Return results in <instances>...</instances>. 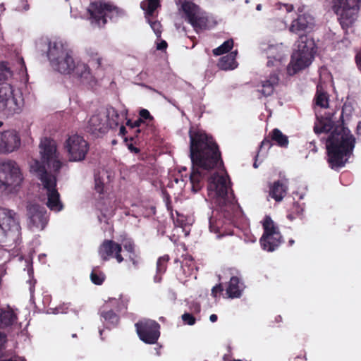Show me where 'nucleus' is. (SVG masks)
I'll return each mask as SVG.
<instances>
[{
    "mask_svg": "<svg viewBox=\"0 0 361 361\" xmlns=\"http://www.w3.org/2000/svg\"><path fill=\"white\" fill-rule=\"evenodd\" d=\"M91 280L92 281L97 285H100L104 280L105 276L102 273H97L94 271H92L91 274Z\"/></svg>",
    "mask_w": 361,
    "mask_h": 361,
    "instance_id": "obj_41",
    "label": "nucleus"
},
{
    "mask_svg": "<svg viewBox=\"0 0 361 361\" xmlns=\"http://www.w3.org/2000/svg\"><path fill=\"white\" fill-rule=\"evenodd\" d=\"M223 290L222 286L221 284L216 285L214 287H213L212 290V295L216 298L217 295L221 293Z\"/></svg>",
    "mask_w": 361,
    "mask_h": 361,
    "instance_id": "obj_46",
    "label": "nucleus"
},
{
    "mask_svg": "<svg viewBox=\"0 0 361 361\" xmlns=\"http://www.w3.org/2000/svg\"><path fill=\"white\" fill-rule=\"evenodd\" d=\"M114 203L115 202H114L113 204L110 205L109 208L105 205H103L102 203H99L98 207L105 216H111L113 215L115 209ZM104 204H105V202H104Z\"/></svg>",
    "mask_w": 361,
    "mask_h": 361,
    "instance_id": "obj_38",
    "label": "nucleus"
},
{
    "mask_svg": "<svg viewBox=\"0 0 361 361\" xmlns=\"http://www.w3.org/2000/svg\"><path fill=\"white\" fill-rule=\"evenodd\" d=\"M116 116H108L107 123L108 129L114 128L117 127L120 123L122 122L123 119L126 116V112L123 113L121 115H119L118 111L116 110Z\"/></svg>",
    "mask_w": 361,
    "mask_h": 361,
    "instance_id": "obj_36",
    "label": "nucleus"
},
{
    "mask_svg": "<svg viewBox=\"0 0 361 361\" xmlns=\"http://www.w3.org/2000/svg\"><path fill=\"white\" fill-rule=\"evenodd\" d=\"M47 56L55 71L69 75L83 83H90L92 80L93 76L89 66L73 58V52L65 41L61 39L49 40Z\"/></svg>",
    "mask_w": 361,
    "mask_h": 361,
    "instance_id": "obj_3",
    "label": "nucleus"
},
{
    "mask_svg": "<svg viewBox=\"0 0 361 361\" xmlns=\"http://www.w3.org/2000/svg\"><path fill=\"white\" fill-rule=\"evenodd\" d=\"M143 122V120L142 118H139L137 121L133 122V126H132V128H137L140 126V124Z\"/></svg>",
    "mask_w": 361,
    "mask_h": 361,
    "instance_id": "obj_49",
    "label": "nucleus"
},
{
    "mask_svg": "<svg viewBox=\"0 0 361 361\" xmlns=\"http://www.w3.org/2000/svg\"><path fill=\"white\" fill-rule=\"evenodd\" d=\"M6 342V336L0 334V348H1Z\"/></svg>",
    "mask_w": 361,
    "mask_h": 361,
    "instance_id": "obj_50",
    "label": "nucleus"
},
{
    "mask_svg": "<svg viewBox=\"0 0 361 361\" xmlns=\"http://www.w3.org/2000/svg\"><path fill=\"white\" fill-rule=\"evenodd\" d=\"M189 137L192 162L190 180L192 191L197 192L203 187L205 177L212 170L221 167L222 161L216 143L204 130L191 128Z\"/></svg>",
    "mask_w": 361,
    "mask_h": 361,
    "instance_id": "obj_1",
    "label": "nucleus"
},
{
    "mask_svg": "<svg viewBox=\"0 0 361 361\" xmlns=\"http://www.w3.org/2000/svg\"><path fill=\"white\" fill-rule=\"evenodd\" d=\"M64 148L67 152L68 160L78 162L85 159L89 151V144L82 136L73 134L66 140Z\"/></svg>",
    "mask_w": 361,
    "mask_h": 361,
    "instance_id": "obj_13",
    "label": "nucleus"
},
{
    "mask_svg": "<svg viewBox=\"0 0 361 361\" xmlns=\"http://www.w3.org/2000/svg\"><path fill=\"white\" fill-rule=\"evenodd\" d=\"M256 9L257 11H261L262 10V5L261 4H258L256 7Z\"/></svg>",
    "mask_w": 361,
    "mask_h": 361,
    "instance_id": "obj_57",
    "label": "nucleus"
},
{
    "mask_svg": "<svg viewBox=\"0 0 361 361\" xmlns=\"http://www.w3.org/2000/svg\"><path fill=\"white\" fill-rule=\"evenodd\" d=\"M279 82V78L276 72L263 77L257 85V91L264 97L271 95Z\"/></svg>",
    "mask_w": 361,
    "mask_h": 361,
    "instance_id": "obj_22",
    "label": "nucleus"
},
{
    "mask_svg": "<svg viewBox=\"0 0 361 361\" xmlns=\"http://www.w3.org/2000/svg\"><path fill=\"white\" fill-rule=\"evenodd\" d=\"M361 0H332V9L338 15L343 29L350 27L356 20Z\"/></svg>",
    "mask_w": 361,
    "mask_h": 361,
    "instance_id": "obj_11",
    "label": "nucleus"
},
{
    "mask_svg": "<svg viewBox=\"0 0 361 361\" xmlns=\"http://www.w3.org/2000/svg\"><path fill=\"white\" fill-rule=\"evenodd\" d=\"M288 183L286 181H276L269 188V196L276 202L283 200L287 193Z\"/></svg>",
    "mask_w": 361,
    "mask_h": 361,
    "instance_id": "obj_24",
    "label": "nucleus"
},
{
    "mask_svg": "<svg viewBox=\"0 0 361 361\" xmlns=\"http://www.w3.org/2000/svg\"><path fill=\"white\" fill-rule=\"evenodd\" d=\"M108 116H116V109L111 107L106 111L93 114L87 121L85 127L86 131L94 135L107 132L109 125L107 123Z\"/></svg>",
    "mask_w": 361,
    "mask_h": 361,
    "instance_id": "obj_18",
    "label": "nucleus"
},
{
    "mask_svg": "<svg viewBox=\"0 0 361 361\" xmlns=\"http://www.w3.org/2000/svg\"><path fill=\"white\" fill-rule=\"evenodd\" d=\"M24 177L18 163L13 160L0 162V195L17 192Z\"/></svg>",
    "mask_w": 361,
    "mask_h": 361,
    "instance_id": "obj_9",
    "label": "nucleus"
},
{
    "mask_svg": "<svg viewBox=\"0 0 361 361\" xmlns=\"http://www.w3.org/2000/svg\"><path fill=\"white\" fill-rule=\"evenodd\" d=\"M141 8L145 11V17L157 37H161V25L159 22L152 20L150 16H152L154 11L159 6V0H145L141 4Z\"/></svg>",
    "mask_w": 361,
    "mask_h": 361,
    "instance_id": "obj_21",
    "label": "nucleus"
},
{
    "mask_svg": "<svg viewBox=\"0 0 361 361\" xmlns=\"http://www.w3.org/2000/svg\"><path fill=\"white\" fill-rule=\"evenodd\" d=\"M26 209L28 228L32 231H42L49 221L46 209L38 204L32 202H29Z\"/></svg>",
    "mask_w": 361,
    "mask_h": 361,
    "instance_id": "obj_16",
    "label": "nucleus"
},
{
    "mask_svg": "<svg viewBox=\"0 0 361 361\" xmlns=\"http://www.w3.org/2000/svg\"><path fill=\"white\" fill-rule=\"evenodd\" d=\"M99 334L102 336V330L99 331Z\"/></svg>",
    "mask_w": 361,
    "mask_h": 361,
    "instance_id": "obj_64",
    "label": "nucleus"
},
{
    "mask_svg": "<svg viewBox=\"0 0 361 361\" xmlns=\"http://www.w3.org/2000/svg\"><path fill=\"white\" fill-rule=\"evenodd\" d=\"M89 20L94 27H102L107 22V18L111 19L123 13V11L113 5L105 2H92L87 8Z\"/></svg>",
    "mask_w": 361,
    "mask_h": 361,
    "instance_id": "obj_10",
    "label": "nucleus"
},
{
    "mask_svg": "<svg viewBox=\"0 0 361 361\" xmlns=\"http://www.w3.org/2000/svg\"><path fill=\"white\" fill-rule=\"evenodd\" d=\"M1 154H8L17 151L21 145L20 133L14 129L0 130Z\"/></svg>",
    "mask_w": 361,
    "mask_h": 361,
    "instance_id": "obj_19",
    "label": "nucleus"
},
{
    "mask_svg": "<svg viewBox=\"0 0 361 361\" xmlns=\"http://www.w3.org/2000/svg\"><path fill=\"white\" fill-rule=\"evenodd\" d=\"M289 243H290V245H292V244L294 243V241H293V240H290L289 241Z\"/></svg>",
    "mask_w": 361,
    "mask_h": 361,
    "instance_id": "obj_62",
    "label": "nucleus"
},
{
    "mask_svg": "<svg viewBox=\"0 0 361 361\" xmlns=\"http://www.w3.org/2000/svg\"><path fill=\"white\" fill-rule=\"evenodd\" d=\"M233 47V41L232 39L224 42L221 45L213 49V54L215 56H219L228 52Z\"/></svg>",
    "mask_w": 361,
    "mask_h": 361,
    "instance_id": "obj_34",
    "label": "nucleus"
},
{
    "mask_svg": "<svg viewBox=\"0 0 361 361\" xmlns=\"http://www.w3.org/2000/svg\"><path fill=\"white\" fill-rule=\"evenodd\" d=\"M17 321V315L10 307L0 309V327L13 325Z\"/></svg>",
    "mask_w": 361,
    "mask_h": 361,
    "instance_id": "obj_28",
    "label": "nucleus"
},
{
    "mask_svg": "<svg viewBox=\"0 0 361 361\" xmlns=\"http://www.w3.org/2000/svg\"><path fill=\"white\" fill-rule=\"evenodd\" d=\"M209 320L212 322H216L217 320V316L214 314H211L210 317H209Z\"/></svg>",
    "mask_w": 361,
    "mask_h": 361,
    "instance_id": "obj_52",
    "label": "nucleus"
},
{
    "mask_svg": "<svg viewBox=\"0 0 361 361\" xmlns=\"http://www.w3.org/2000/svg\"><path fill=\"white\" fill-rule=\"evenodd\" d=\"M243 290V284L240 282V280L236 276L231 278L226 289V293L231 298H240L242 295Z\"/></svg>",
    "mask_w": 361,
    "mask_h": 361,
    "instance_id": "obj_25",
    "label": "nucleus"
},
{
    "mask_svg": "<svg viewBox=\"0 0 361 361\" xmlns=\"http://www.w3.org/2000/svg\"><path fill=\"white\" fill-rule=\"evenodd\" d=\"M126 133V127L123 126H121L119 128V133L118 135L121 136H124Z\"/></svg>",
    "mask_w": 361,
    "mask_h": 361,
    "instance_id": "obj_48",
    "label": "nucleus"
},
{
    "mask_svg": "<svg viewBox=\"0 0 361 361\" xmlns=\"http://www.w3.org/2000/svg\"><path fill=\"white\" fill-rule=\"evenodd\" d=\"M334 121L330 117L324 118L319 116L317 113V121L315 122L314 130L317 134L329 131L333 127Z\"/></svg>",
    "mask_w": 361,
    "mask_h": 361,
    "instance_id": "obj_27",
    "label": "nucleus"
},
{
    "mask_svg": "<svg viewBox=\"0 0 361 361\" xmlns=\"http://www.w3.org/2000/svg\"><path fill=\"white\" fill-rule=\"evenodd\" d=\"M126 126L129 127L130 129H133L134 128H132V126H133V122H132L130 120H128L126 122Z\"/></svg>",
    "mask_w": 361,
    "mask_h": 361,
    "instance_id": "obj_55",
    "label": "nucleus"
},
{
    "mask_svg": "<svg viewBox=\"0 0 361 361\" xmlns=\"http://www.w3.org/2000/svg\"><path fill=\"white\" fill-rule=\"evenodd\" d=\"M223 226V221L219 219H217L216 216H213L209 219V229L214 233H221V229Z\"/></svg>",
    "mask_w": 361,
    "mask_h": 361,
    "instance_id": "obj_37",
    "label": "nucleus"
},
{
    "mask_svg": "<svg viewBox=\"0 0 361 361\" xmlns=\"http://www.w3.org/2000/svg\"><path fill=\"white\" fill-rule=\"evenodd\" d=\"M169 257L168 255H164L158 259L157 264V275L154 276V281L158 283L161 281L160 275L162 274L166 270V264L169 261Z\"/></svg>",
    "mask_w": 361,
    "mask_h": 361,
    "instance_id": "obj_31",
    "label": "nucleus"
},
{
    "mask_svg": "<svg viewBox=\"0 0 361 361\" xmlns=\"http://www.w3.org/2000/svg\"><path fill=\"white\" fill-rule=\"evenodd\" d=\"M20 63H21V65H22V66H23V65H24L23 59H20Z\"/></svg>",
    "mask_w": 361,
    "mask_h": 361,
    "instance_id": "obj_59",
    "label": "nucleus"
},
{
    "mask_svg": "<svg viewBox=\"0 0 361 361\" xmlns=\"http://www.w3.org/2000/svg\"><path fill=\"white\" fill-rule=\"evenodd\" d=\"M122 246L126 252V257L132 262L133 267L137 269L141 263V257L135 250L133 241L130 238L123 240L121 243L111 240H104L99 247V255L104 261L114 258L118 263H121L124 261V257L121 255Z\"/></svg>",
    "mask_w": 361,
    "mask_h": 361,
    "instance_id": "obj_7",
    "label": "nucleus"
},
{
    "mask_svg": "<svg viewBox=\"0 0 361 361\" xmlns=\"http://www.w3.org/2000/svg\"><path fill=\"white\" fill-rule=\"evenodd\" d=\"M283 7L288 12H290L293 10V6L291 5L284 4Z\"/></svg>",
    "mask_w": 361,
    "mask_h": 361,
    "instance_id": "obj_53",
    "label": "nucleus"
},
{
    "mask_svg": "<svg viewBox=\"0 0 361 361\" xmlns=\"http://www.w3.org/2000/svg\"><path fill=\"white\" fill-rule=\"evenodd\" d=\"M288 219H290V220H292V219H293V216H292V215H291V214H289V215L288 216Z\"/></svg>",
    "mask_w": 361,
    "mask_h": 361,
    "instance_id": "obj_60",
    "label": "nucleus"
},
{
    "mask_svg": "<svg viewBox=\"0 0 361 361\" xmlns=\"http://www.w3.org/2000/svg\"><path fill=\"white\" fill-rule=\"evenodd\" d=\"M182 320L184 324L188 325H193L195 324V318L190 313H185L182 315Z\"/></svg>",
    "mask_w": 361,
    "mask_h": 361,
    "instance_id": "obj_43",
    "label": "nucleus"
},
{
    "mask_svg": "<svg viewBox=\"0 0 361 361\" xmlns=\"http://www.w3.org/2000/svg\"><path fill=\"white\" fill-rule=\"evenodd\" d=\"M177 4L180 5V11L183 13L185 19L197 32L206 27L207 18L198 6L188 0L181 3L177 2Z\"/></svg>",
    "mask_w": 361,
    "mask_h": 361,
    "instance_id": "obj_15",
    "label": "nucleus"
},
{
    "mask_svg": "<svg viewBox=\"0 0 361 361\" xmlns=\"http://www.w3.org/2000/svg\"><path fill=\"white\" fill-rule=\"evenodd\" d=\"M68 307V305L63 304V305H60L54 309H49L48 312L52 314H63L67 312Z\"/></svg>",
    "mask_w": 361,
    "mask_h": 361,
    "instance_id": "obj_42",
    "label": "nucleus"
},
{
    "mask_svg": "<svg viewBox=\"0 0 361 361\" xmlns=\"http://www.w3.org/2000/svg\"><path fill=\"white\" fill-rule=\"evenodd\" d=\"M20 227L13 211L0 208V242L12 240L16 242L20 235Z\"/></svg>",
    "mask_w": 361,
    "mask_h": 361,
    "instance_id": "obj_12",
    "label": "nucleus"
},
{
    "mask_svg": "<svg viewBox=\"0 0 361 361\" xmlns=\"http://www.w3.org/2000/svg\"><path fill=\"white\" fill-rule=\"evenodd\" d=\"M271 147V143H270V141L269 140H264L262 143H261V145H260V149H259V152L258 153V154L256 156V159H255V161L253 164L254 167L255 168H257L258 167V164H257V161L258 159H259V153L261 152H262L264 149L265 151H267V149H269Z\"/></svg>",
    "mask_w": 361,
    "mask_h": 361,
    "instance_id": "obj_40",
    "label": "nucleus"
},
{
    "mask_svg": "<svg viewBox=\"0 0 361 361\" xmlns=\"http://www.w3.org/2000/svg\"><path fill=\"white\" fill-rule=\"evenodd\" d=\"M167 47V43L164 40H161L160 42L157 44V49L158 50H164Z\"/></svg>",
    "mask_w": 361,
    "mask_h": 361,
    "instance_id": "obj_47",
    "label": "nucleus"
},
{
    "mask_svg": "<svg viewBox=\"0 0 361 361\" xmlns=\"http://www.w3.org/2000/svg\"><path fill=\"white\" fill-rule=\"evenodd\" d=\"M140 118L143 119H152V117L151 116L149 112L147 109H142L140 111Z\"/></svg>",
    "mask_w": 361,
    "mask_h": 361,
    "instance_id": "obj_45",
    "label": "nucleus"
},
{
    "mask_svg": "<svg viewBox=\"0 0 361 361\" xmlns=\"http://www.w3.org/2000/svg\"><path fill=\"white\" fill-rule=\"evenodd\" d=\"M101 316L104 318L106 322L108 327L114 326L118 322V317L111 310L102 311Z\"/></svg>",
    "mask_w": 361,
    "mask_h": 361,
    "instance_id": "obj_32",
    "label": "nucleus"
},
{
    "mask_svg": "<svg viewBox=\"0 0 361 361\" xmlns=\"http://www.w3.org/2000/svg\"><path fill=\"white\" fill-rule=\"evenodd\" d=\"M357 134L361 136V122H360L357 125Z\"/></svg>",
    "mask_w": 361,
    "mask_h": 361,
    "instance_id": "obj_54",
    "label": "nucleus"
},
{
    "mask_svg": "<svg viewBox=\"0 0 361 361\" xmlns=\"http://www.w3.org/2000/svg\"><path fill=\"white\" fill-rule=\"evenodd\" d=\"M46 257V255H45L44 254H43V255H40L39 256V259L41 260V259H42V258H44V257Z\"/></svg>",
    "mask_w": 361,
    "mask_h": 361,
    "instance_id": "obj_58",
    "label": "nucleus"
},
{
    "mask_svg": "<svg viewBox=\"0 0 361 361\" xmlns=\"http://www.w3.org/2000/svg\"><path fill=\"white\" fill-rule=\"evenodd\" d=\"M313 19L310 15L302 14L294 20L290 27V31L300 36H305L302 33L312 28Z\"/></svg>",
    "mask_w": 361,
    "mask_h": 361,
    "instance_id": "obj_23",
    "label": "nucleus"
},
{
    "mask_svg": "<svg viewBox=\"0 0 361 361\" xmlns=\"http://www.w3.org/2000/svg\"><path fill=\"white\" fill-rule=\"evenodd\" d=\"M264 233L260 238L263 250L273 252L282 242V235L278 227L269 216H266L262 222Z\"/></svg>",
    "mask_w": 361,
    "mask_h": 361,
    "instance_id": "obj_14",
    "label": "nucleus"
},
{
    "mask_svg": "<svg viewBox=\"0 0 361 361\" xmlns=\"http://www.w3.org/2000/svg\"><path fill=\"white\" fill-rule=\"evenodd\" d=\"M72 336H73V338H75V337H76V334H73V335H72Z\"/></svg>",
    "mask_w": 361,
    "mask_h": 361,
    "instance_id": "obj_63",
    "label": "nucleus"
},
{
    "mask_svg": "<svg viewBox=\"0 0 361 361\" xmlns=\"http://www.w3.org/2000/svg\"><path fill=\"white\" fill-rule=\"evenodd\" d=\"M128 300L127 298L121 295L118 299L110 298L109 303L111 306L114 307L118 311L126 308Z\"/></svg>",
    "mask_w": 361,
    "mask_h": 361,
    "instance_id": "obj_35",
    "label": "nucleus"
},
{
    "mask_svg": "<svg viewBox=\"0 0 361 361\" xmlns=\"http://www.w3.org/2000/svg\"><path fill=\"white\" fill-rule=\"evenodd\" d=\"M136 331L141 341L147 344L155 343L160 336V326L154 320L144 319L135 324Z\"/></svg>",
    "mask_w": 361,
    "mask_h": 361,
    "instance_id": "obj_17",
    "label": "nucleus"
},
{
    "mask_svg": "<svg viewBox=\"0 0 361 361\" xmlns=\"http://www.w3.org/2000/svg\"><path fill=\"white\" fill-rule=\"evenodd\" d=\"M1 361H25V360L23 357H16V358H11V359H5L2 360Z\"/></svg>",
    "mask_w": 361,
    "mask_h": 361,
    "instance_id": "obj_51",
    "label": "nucleus"
},
{
    "mask_svg": "<svg viewBox=\"0 0 361 361\" xmlns=\"http://www.w3.org/2000/svg\"><path fill=\"white\" fill-rule=\"evenodd\" d=\"M11 76L10 68L0 63V113L6 116L20 114L24 106L21 90L7 82Z\"/></svg>",
    "mask_w": 361,
    "mask_h": 361,
    "instance_id": "obj_5",
    "label": "nucleus"
},
{
    "mask_svg": "<svg viewBox=\"0 0 361 361\" xmlns=\"http://www.w3.org/2000/svg\"><path fill=\"white\" fill-rule=\"evenodd\" d=\"M346 109H347V106H346V105H345V106H344V107H343V111H345V110H346Z\"/></svg>",
    "mask_w": 361,
    "mask_h": 361,
    "instance_id": "obj_61",
    "label": "nucleus"
},
{
    "mask_svg": "<svg viewBox=\"0 0 361 361\" xmlns=\"http://www.w3.org/2000/svg\"><path fill=\"white\" fill-rule=\"evenodd\" d=\"M355 138L350 130L342 126H337L326 140L328 161L332 169L341 168L353 155Z\"/></svg>",
    "mask_w": 361,
    "mask_h": 361,
    "instance_id": "obj_4",
    "label": "nucleus"
},
{
    "mask_svg": "<svg viewBox=\"0 0 361 361\" xmlns=\"http://www.w3.org/2000/svg\"><path fill=\"white\" fill-rule=\"evenodd\" d=\"M315 45L312 39L300 36L298 41L297 49L292 54L291 60L287 66V73L293 75L308 67L312 62Z\"/></svg>",
    "mask_w": 361,
    "mask_h": 361,
    "instance_id": "obj_8",
    "label": "nucleus"
},
{
    "mask_svg": "<svg viewBox=\"0 0 361 361\" xmlns=\"http://www.w3.org/2000/svg\"><path fill=\"white\" fill-rule=\"evenodd\" d=\"M94 188H95V190L97 192H99V194H101L104 190V182L100 179L99 177H97V176L95 177Z\"/></svg>",
    "mask_w": 361,
    "mask_h": 361,
    "instance_id": "obj_44",
    "label": "nucleus"
},
{
    "mask_svg": "<svg viewBox=\"0 0 361 361\" xmlns=\"http://www.w3.org/2000/svg\"><path fill=\"white\" fill-rule=\"evenodd\" d=\"M1 252L2 255H9V252L7 250H1Z\"/></svg>",
    "mask_w": 361,
    "mask_h": 361,
    "instance_id": "obj_56",
    "label": "nucleus"
},
{
    "mask_svg": "<svg viewBox=\"0 0 361 361\" xmlns=\"http://www.w3.org/2000/svg\"><path fill=\"white\" fill-rule=\"evenodd\" d=\"M85 52H86V54L90 57V59L92 61H96V63L98 66H99L101 64V58L99 56L98 53L96 49L89 48V49H86Z\"/></svg>",
    "mask_w": 361,
    "mask_h": 361,
    "instance_id": "obj_39",
    "label": "nucleus"
},
{
    "mask_svg": "<svg viewBox=\"0 0 361 361\" xmlns=\"http://www.w3.org/2000/svg\"><path fill=\"white\" fill-rule=\"evenodd\" d=\"M230 181L224 170L214 173L208 180V196L214 202L223 208L224 216L228 221L232 220L230 209H237L233 200V194L229 191Z\"/></svg>",
    "mask_w": 361,
    "mask_h": 361,
    "instance_id": "obj_6",
    "label": "nucleus"
},
{
    "mask_svg": "<svg viewBox=\"0 0 361 361\" xmlns=\"http://www.w3.org/2000/svg\"><path fill=\"white\" fill-rule=\"evenodd\" d=\"M237 54V51H234L221 57L218 63V66L225 71L235 69L238 66V63L235 61Z\"/></svg>",
    "mask_w": 361,
    "mask_h": 361,
    "instance_id": "obj_26",
    "label": "nucleus"
},
{
    "mask_svg": "<svg viewBox=\"0 0 361 361\" xmlns=\"http://www.w3.org/2000/svg\"><path fill=\"white\" fill-rule=\"evenodd\" d=\"M272 140L275 141L277 145L282 147H286L288 145L287 136L283 135L279 129H274L271 134Z\"/></svg>",
    "mask_w": 361,
    "mask_h": 361,
    "instance_id": "obj_30",
    "label": "nucleus"
},
{
    "mask_svg": "<svg viewBox=\"0 0 361 361\" xmlns=\"http://www.w3.org/2000/svg\"><path fill=\"white\" fill-rule=\"evenodd\" d=\"M260 49L267 56V66H276L277 68L285 57L286 47L282 43L274 44L270 42H262L260 44Z\"/></svg>",
    "mask_w": 361,
    "mask_h": 361,
    "instance_id": "obj_20",
    "label": "nucleus"
},
{
    "mask_svg": "<svg viewBox=\"0 0 361 361\" xmlns=\"http://www.w3.org/2000/svg\"><path fill=\"white\" fill-rule=\"evenodd\" d=\"M39 152L42 162L33 159L30 164V172L36 176L42 185V192L47 196V207L54 212H59L63 208L60 200V195L56 189V178L47 173L44 164L48 168L57 172L63 166L57 152L56 142L50 138L41 139L39 145Z\"/></svg>",
    "mask_w": 361,
    "mask_h": 361,
    "instance_id": "obj_2",
    "label": "nucleus"
},
{
    "mask_svg": "<svg viewBox=\"0 0 361 361\" xmlns=\"http://www.w3.org/2000/svg\"><path fill=\"white\" fill-rule=\"evenodd\" d=\"M174 224L176 226L180 227L182 229V231L185 233V236L189 234V225L190 223L188 221V219L185 216L178 214V217L174 221Z\"/></svg>",
    "mask_w": 361,
    "mask_h": 361,
    "instance_id": "obj_33",
    "label": "nucleus"
},
{
    "mask_svg": "<svg viewBox=\"0 0 361 361\" xmlns=\"http://www.w3.org/2000/svg\"><path fill=\"white\" fill-rule=\"evenodd\" d=\"M315 105L322 109H326L329 106V97L321 85H317V94L315 96Z\"/></svg>",
    "mask_w": 361,
    "mask_h": 361,
    "instance_id": "obj_29",
    "label": "nucleus"
}]
</instances>
